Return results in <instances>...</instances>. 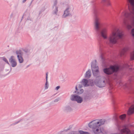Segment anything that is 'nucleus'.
<instances>
[{
	"label": "nucleus",
	"mask_w": 134,
	"mask_h": 134,
	"mask_svg": "<svg viewBox=\"0 0 134 134\" xmlns=\"http://www.w3.org/2000/svg\"><path fill=\"white\" fill-rule=\"evenodd\" d=\"M119 69V68L118 66L115 65H111L109 68L104 69L103 71L107 75H111L114 73L117 72Z\"/></svg>",
	"instance_id": "39448f33"
},
{
	"label": "nucleus",
	"mask_w": 134,
	"mask_h": 134,
	"mask_svg": "<svg viewBox=\"0 0 134 134\" xmlns=\"http://www.w3.org/2000/svg\"><path fill=\"white\" fill-rule=\"evenodd\" d=\"M97 61L96 60H94L92 63L91 65L92 71L99 70L98 66L96 65Z\"/></svg>",
	"instance_id": "1a4fd4ad"
},
{
	"label": "nucleus",
	"mask_w": 134,
	"mask_h": 134,
	"mask_svg": "<svg viewBox=\"0 0 134 134\" xmlns=\"http://www.w3.org/2000/svg\"><path fill=\"white\" fill-rule=\"evenodd\" d=\"M98 121L99 122V124L100 125V126L104 124L105 121V120L104 119H102L98 120Z\"/></svg>",
	"instance_id": "b1692460"
},
{
	"label": "nucleus",
	"mask_w": 134,
	"mask_h": 134,
	"mask_svg": "<svg viewBox=\"0 0 134 134\" xmlns=\"http://www.w3.org/2000/svg\"><path fill=\"white\" fill-rule=\"evenodd\" d=\"M59 98H57L54 100L53 102H52V103H53V102H57L59 100Z\"/></svg>",
	"instance_id": "f704fd0d"
},
{
	"label": "nucleus",
	"mask_w": 134,
	"mask_h": 134,
	"mask_svg": "<svg viewBox=\"0 0 134 134\" xmlns=\"http://www.w3.org/2000/svg\"><path fill=\"white\" fill-rule=\"evenodd\" d=\"M70 99L71 100L76 101L79 103H81L83 101L82 97L79 96L78 95L73 94L71 95Z\"/></svg>",
	"instance_id": "0eeeda50"
},
{
	"label": "nucleus",
	"mask_w": 134,
	"mask_h": 134,
	"mask_svg": "<svg viewBox=\"0 0 134 134\" xmlns=\"http://www.w3.org/2000/svg\"><path fill=\"white\" fill-rule=\"evenodd\" d=\"M75 89L76 91H75L74 92V93H76L78 95H80L82 94L83 92V90L82 88H80L78 89L77 88V85L75 87Z\"/></svg>",
	"instance_id": "ddd939ff"
},
{
	"label": "nucleus",
	"mask_w": 134,
	"mask_h": 134,
	"mask_svg": "<svg viewBox=\"0 0 134 134\" xmlns=\"http://www.w3.org/2000/svg\"><path fill=\"white\" fill-rule=\"evenodd\" d=\"M126 48H124L120 53L121 56H122L124 55L125 53L126 52Z\"/></svg>",
	"instance_id": "c85d7f7f"
},
{
	"label": "nucleus",
	"mask_w": 134,
	"mask_h": 134,
	"mask_svg": "<svg viewBox=\"0 0 134 134\" xmlns=\"http://www.w3.org/2000/svg\"><path fill=\"white\" fill-rule=\"evenodd\" d=\"M24 121H23V124H25V126H27L28 125L31 123L33 121L34 119L31 118H30L28 119H23Z\"/></svg>",
	"instance_id": "9b49d317"
},
{
	"label": "nucleus",
	"mask_w": 134,
	"mask_h": 134,
	"mask_svg": "<svg viewBox=\"0 0 134 134\" xmlns=\"http://www.w3.org/2000/svg\"><path fill=\"white\" fill-rule=\"evenodd\" d=\"M116 75H117V74H115V76H116Z\"/></svg>",
	"instance_id": "a18cd8bd"
},
{
	"label": "nucleus",
	"mask_w": 134,
	"mask_h": 134,
	"mask_svg": "<svg viewBox=\"0 0 134 134\" xmlns=\"http://www.w3.org/2000/svg\"><path fill=\"white\" fill-rule=\"evenodd\" d=\"M32 1L31 2V3H30V5L32 3Z\"/></svg>",
	"instance_id": "49530a36"
},
{
	"label": "nucleus",
	"mask_w": 134,
	"mask_h": 134,
	"mask_svg": "<svg viewBox=\"0 0 134 134\" xmlns=\"http://www.w3.org/2000/svg\"><path fill=\"white\" fill-rule=\"evenodd\" d=\"M90 84L91 86H93L94 85V84H95L94 83V81H93L92 80L90 82Z\"/></svg>",
	"instance_id": "2f4dec72"
},
{
	"label": "nucleus",
	"mask_w": 134,
	"mask_h": 134,
	"mask_svg": "<svg viewBox=\"0 0 134 134\" xmlns=\"http://www.w3.org/2000/svg\"><path fill=\"white\" fill-rule=\"evenodd\" d=\"M129 130L126 127L125 125L123 126V129H122L121 130V133L126 134L129 133Z\"/></svg>",
	"instance_id": "a211bd4d"
},
{
	"label": "nucleus",
	"mask_w": 134,
	"mask_h": 134,
	"mask_svg": "<svg viewBox=\"0 0 134 134\" xmlns=\"http://www.w3.org/2000/svg\"><path fill=\"white\" fill-rule=\"evenodd\" d=\"M91 69H89L86 72L85 74V77L86 79H89L91 77Z\"/></svg>",
	"instance_id": "f3484780"
},
{
	"label": "nucleus",
	"mask_w": 134,
	"mask_h": 134,
	"mask_svg": "<svg viewBox=\"0 0 134 134\" xmlns=\"http://www.w3.org/2000/svg\"><path fill=\"white\" fill-rule=\"evenodd\" d=\"M95 84L99 88H102L105 86L106 82L103 79H100L99 80L96 79L94 80Z\"/></svg>",
	"instance_id": "423d86ee"
},
{
	"label": "nucleus",
	"mask_w": 134,
	"mask_h": 134,
	"mask_svg": "<svg viewBox=\"0 0 134 134\" xmlns=\"http://www.w3.org/2000/svg\"><path fill=\"white\" fill-rule=\"evenodd\" d=\"M119 83V84L120 86H125V87H128V85L127 83H123L122 81L120 80L118 82Z\"/></svg>",
	"instance_id": "5701e85b"
},
{
	"label": "nucleus",
	"mask_w": 134,
	"mask_h": 134,
	"mask_svg": "<svg viewBox=\"0 0 134 134\" xmlns=\"http://www.w3.org/2000/svg\"><path fill=\"white\" fill-rule=\"evenodd\" d=\"M27 0H23V1H22V2L23 3H24V2H25Z\"/></svg>",
	"instance_id": "a19ab883"
},
{
	"label": "nucleus",
	"mask_w": 134,
	"mask_h": 134,
	"mask_svg": "<svg viewBox=\"0 0 134 134\" xmlns=\"http://www.w3.org/2000/svg\"><path fill=\"white\" fill-rule=\"evenodd\" d=\"M29 65L27 66V67H29Z\"/></svg>",
	"instance_id": "de8ad7c7"
},
{
	"label": "nucleus",
	"mask_w": 134,
	"mask_h": 134,
	"mask_svg": "<svg viewBox=\"0 0 134 134\" xmlns=\"http://www.w3.org/2000/svg\"><path fill=\"white\" fill-rule=\"evenodd\" d=\"M126 116V115L123 114L120 116V118L121 119L123 120L124 119Z\"/></svg>",
	"instance_id": "7c9ffc66"
},
{
	"label": "nucleus",
	"mask_w": 134,
	"mask_h": 134,
	"mask_svg": "<svg viewBox=\"0 0 134 134\" xmlns=\"http://www.w3.org/2000/svg\"><path fill=\"white\" fill-rule=\"evenodd\" d=\"M57 0H54V2L53 8V14L57 15L58 12V8L57 5Z\"/></svg>",
	"instance_id": "9d476101"
},
{
	"label": "nucleus",
	"mask_w": 134,
	"mask_h": 134,
	"mask_svg": "<svg viewBox=\"0 0 134 134\" xmlns=\"http://www.w3.org/2000/svg\"><path fill=\"white\" fill-rule=\"evenodd\" d=\"M70 8L68 7L64 11L62 17L63 18H65L68 16L71 15V14L70 13V12L69 10Z\"/></svg>",
	"instance_id": "f8f14e48"
},
{
	"label": "nucleus",
	"mask_w": 134,
	"mask_h": 134,
	"mask_svg": "<svg viewBox=\"0 0 134 134\" xmlns=\"http://www.w3.org/2000/svg\"><path fill=\"white\" fill-rule=\"evenodd\" d=\"M60 88V86H57L55 88V90H57L58 89H59Z\"/></svg>",
	"instance_id": "e433bc0d"
},
{
	"label": "nucleus",
	"mask_w": 134,
	"mask_h": 134,
	"mask_svg": "<svg viewBox=\"0 0 134 134\" xmlns=\"http://www.w3.org/2000/svg\"><path fill=\"white\" fill-rule=\"evenodd\" d=\"M24 121L23 120V119H21L20 120H19V121H17V122H15V123L12 124L11 125H15L17 124H18V123H19V122H21V123H23V122H24Z\"/></svg>",
	"instance_id": "a878e982"
},
{
	"label": "nucleus",
	"mask_w": 134,
	"mask_h": 134,
	"mask_svg": "<svg viewBox=\"0 0 134 134\" xmlns=\"http://www.w3.org/2000/svg\"><path fill=\"white\" fill-rule=\"evenodd\" d=\"M19 60V62L20 63H22L24 61V59L22 57V56L18 58H17Z\"/></svg>",
	"instance_id": "bb28decb"
},
{
	"label": "nucleus",
	"mask_w": 134,
	"mask_h": 134,
	"mask_svg": "<svg viewBox=\"0 0 134 134\" xmlns=\"http://www.w3.org/2000/svg\"><path fill=\"white\" fill-rule=\"evenodd\" d=\"M128 7L130 13L124 11L122 13L124 24H129L128 19L130 20L131 24H134V0H127Z\"/></svg>",
	"instance_id": "f257e3e1"
},
{
	"label": "nucleus",
	"mask_w": 134,
	"mask_h": 134,
	"mask_svg": "<svg viewBox=\"0 0 134 134\" xmlns=\"http://www.w3.org/2000/svg\"><path fill=\"white\" fill-rule=\"evenodd\" d=\"M91 96L90 94L89 93L86 94L83 97V99L85 101L90 100L91 99Z\"/></svg>",
	"instance_id": "aec40b11"
},
{
	"label": "nucleus",
	"mask_w": 134,
	"mask_h": 134,
	"mask_svg": "<svg viewBox=\"0 0 134 134\" xmlns=\"http://www.w3.org/2000/svg\"><path fill=\"white\" fill-rule=\"evenodd\" d=\"M123 35L122 32L119 30L116 32L112 31L108 38L106 43L109 45L115 44L119 39L122 38Z\"/></svg>",
	"instance_id": "f03ea898"
},
{
	"label": "nucleus",
	"mask_w": 134,
	"mask_h": 134,
	"mask_svg": "<svg viewBox=\"0 0 134 134\" xmlns=\"http://www.w3.org/2000/svg\"><path fill=\"white\" fill-rule=\"evenodd\" d=\"M103 1L105 2V4L108 6L110 5V3L109 0H103Z\"/></svg>",
	"instance_id": "cd10ccee"
},
{
	"label": "nucleus",
	"mask_w": 134,
	"mask_h": 134,
	"mask_svg": "<svg viewBox=\"0 0 134 134\" xmlns=\"http://www.w3.org/2000/svg\"><path fill=\"white\" fill-rule=\"evenodd\" d=\"M83 85L82 84H79L78 86V87L79 88H81L83 87Z\"/></svg>",
	"instance_id": "c9c22d12"
},
{
	"label": "nucleus",
	"mask_w": 134,
	"mask_h": 134,
	"mask_svg": "<svg viewBox=\"0 0 134 134\" xmlns=\"http://www.w3.org/2000/svg\"><path fill=\"white\" fill-rule=\"evenodd\" d=\"M14 16V13L13 12H12L10 14V18H13Z\"/></svg>",
	"instance_id": "473e14b6"
},
{
	"label": "nucleus",
	"mask_w": 134,
	"mask_h": 134,
	"mask_svg": "<svg viewBox=\"0 0 134 134\" xmlns=\"http://www.w3.org/2000/svg\"><path fill=\"white\" fill-rule=\"evenodd\" d=\"M88 80L85 79H83L81 83L84 87H88L89 86L88 84Z\"/></svg>",
	"instance_id": "dca6fc26"
},
{
	"label": "nucleus",
	"mask_w": 134,
	"mask_h": 134,
	"mask_svg": "<svg viewBox=\"0 0 134 134\" xmlns=\"http://www.w3.org/2000/svg\"><path fill=\"white\" fill-rule=\"evenodd\" d=\"M114 118L117 121V120L118 119V117L117 116L115 115V116H114Z\"/></svg>",
	"instance_id": "4c0bfd02"
},
{
	"label": "nucleus",
	"mask_w": 134,
	"mask_h": 134,
	"mask_svg": "<svg viewBox=\"0 0 134 134\" xmlns=\"http://www.w3.org/2000/svg\"><path fill=\"white\" fill-rule=\"evenodd\" d=\"M2 59L6 63H7V64H8V65H10L9 63L7 60L4 57H3Z\"/></svg>",
	"instance_id": "c756f323"
},
{
	"label": "nucleus",
	"mask_w": 134,
	"mask_h": 134,
	"mask_svg": "<svg viewBox=\"0 0 134 134\" xmlns=\"http://www.w3.org/2000/svg\"><path fill=\"white\" fill-rule=\"evenodd\" d=\"M92 72L94 76L96 77H98L99 76L100 74L99 70L92 71Z\"/></svg>",
	"instance_id": "412c9836"
},
{
	"label": "nucleus",
	"mask_w": 134,
	"mask_h": 134,
	"mask_svg": "<svg viewBox=\"0 0 134 134\" xmlns=\"http://www.w3.org/2000/svg\"><path fill=\"white\" fill-rule=\"evenodd\" d=\"M134 113V104L132 105L129 108L127 112V114L130 115Z\"/></svg>",
	"instance_id": "2eb2a0df"
},
{
	"label": "nucleus",
	"mask_w": 134,
	"mask_h": 134,
	"mask_svg": "<svg viewBox=\"0 0 134 134\" xmlns=\"http://www.w3.org/2000/svg\"><path fill=\"white\" fill-rule=\"evenodd\" d=\"M25 52L26 53H27L28 52V50H26V51H25Z\"/></svg>",
	"instance_id": "37998d69"
},
{
	"label": "nucleus",
	"mask_w": 134,
	"mask_h": 134,
	"mask_svg": "<svg viewBox=\"0 0 134 134\" xmlns=\"http://www.w3.org/2000/svg\"><path fill=\"white\" fill-rule=\"evenodd\" d=\"M9 64H10L12 67H14L16 66L17 63L14 56H11L9 58Z\"/></svg>",
	"instance_id": "6e6552de"
},
{
	"label": "nucleus",
	"mask_w": 134,
	"mask_h": 134,
	"mask_svg": "<svg viewBox=\"0 0 134 134\" xmlns=\"http://www.w3.org/2000/svg\"><path fill=\"white\" fill-rule=\"evenodd\" d=\"M79 133L80 134H90L88 132H84L82 130H80L79 131ZM68 134H79L78 133H77L75 131H72L69 133Z\"/></svg>",
	"instance_id": "6ab92c4d"
},
{
	"label": "nucleus",
	"mask_w": 134,
	"mask_h": 134,
	"mask_svg": "<svg viewBox=\"0 0 134 134\" xmlns=\"http://www.w3.org/2000/svg\"><path fill=\"white\" fill-rule=\"evenodd\" d=\"M100 21L99 19L97 17L96 18L94 23V27L95 30L97 33L99 34L100 36L104 39H105L107 38V31L106 29H103L99 33L100 29Z\"/></svg>",
	"instance_id": "7ed1b4c3"
},
{
	"label": "nucleus",
	"mask_w": 134,
	"mask_h": 134,
	"mask_svg": "<svg viewBox=\"0 0 134 134\" xmlns=\"http://www.w3.org/2000/svg\"><path fill=\"white\" fill-rule=\"evenodd\" d=\"M131 33L132 34V36L134 38V28L132 30Z\"/></svg>",
	"instance_id": "72a5a7b5"
},
{
	"label": "nucleus",
	"mask_w": 134,
	"mask_h": 134,
	"mask_svg": "<svg viewBox=\"0 0 134 134\" xmlns=\"http://www.w3.org/2000/svg\"><path fill=\"white\" fill-rule=\"evenodd\" d=\"M132 80H133L132 78L130 79H129V81H130V82H131Z\"/></svg>",
	"instance_id": "ea45409f"
},
{
	"label": "nucleus",
	"mask_w": 134,
	"mask_h": 134,
	"mask_svg": "<svg viewBox=\"0 0 134 134\" xmlns=\"http://www.w3.org/2000/svg\"><path fill=\"white\" fill-rule=\"evenodd\" d=\"M47 73L46 74V82L45 84V89H47L48 88V85H47Z\"/></svg>",
	"instance_id": "393cba45"
},
{
	"label": "nucleus",
	"mask_w": 134,
	"mask_h": 134,
	"mask_svg": "<svg viewBox=\"0 0 134 134\" xmlns=\"http://www.w3.org/2000/svg\"><path fill=\"white\" fill-rule=\"evenodd\" d=\"M88 126L93 129V131L95 134L104 133V131H101L99 129L100 125L99 124L98 120H94L91 121L88 124Z\"/></svg>",
	"instance_id": "20e7f679"
},
{
	"label": "nucleus",
	"mask_w": 134,
	"mask_h": 134,
	"mask_svg": "<svg viewBox=\"0 0 134 134\" xmlns=\"http://www.w3.org/2000/svg\"><path fill=\"white\" fill-rule=\"evenodd\" d=\"M112 78L114 79V75L112 77Z\"/></svg>",
	"instance_id": "c03bdc74"
},
{
	"label": "nucleus",
	"mask_w": 134,
	"mask_h": 134,
	"mask_svg": "<svg viewBox=\"0 0 134 134\" xmlns=\"http://www.w3.org/2000/svg\"><path fill=\"white\" fill-rule=\"evenodd\" d=\"M16 53L17 55V58H18L20 56H22L23 55V53L20 50L16 51Z\"/></svg>",
	"instance_id": "4be33fe9"
},
{
	"label": "nucleus",
	"mask_w": 134,
	"mask_h": 134,
	"mask_svg": "<svg viewBox=\"0 0 134 134\" xmlns=\"http://www.w3.org/2000/svg\"><path fill=\"white\" fill-rule=\"evenodd\" d=\"M62 110L64 112L67 113L71 111L72 109L69 106H67L63 107Z\"/></svg>",
	"instance_id": "4468645a"
},
{
	"label": "nucleus",
	"mask_w": 134,
	"mask_h": 134,
	"mask_svg": "<svg viewBox=\"0 0 134 134\" xmlns=\"http://www.w3.org/2000/svg\"><path fill=\"white\" fill-rule=\"evenodd\" d=\"M3 69V68L2 66L0 65V71L2 70Z\"/></svg>",
	"instance_id": "58836bf2"
},
{
	"label": "nucleus",
	"mask_w": 134,
	"mask_h": 134,
	"mask_svg": "<svg viewBox=\"0 0 134 134\" xmlns=\"http://www.w3.org/2000/svg\"><path fill=\"white\" fill-rule=\"evenodd\" d=\"M23 16L22 17V18H21V21L23 19Z\"/></svg>",
	"instance_id": "79ce46f5"
}]
</instances>
